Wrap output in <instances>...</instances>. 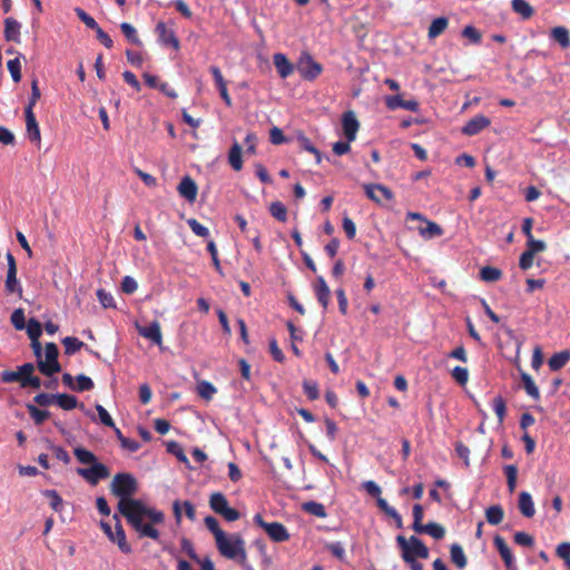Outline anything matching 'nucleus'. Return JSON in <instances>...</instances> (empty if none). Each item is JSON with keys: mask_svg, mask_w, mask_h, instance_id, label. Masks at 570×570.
I'll return each instance as SVG.
<instances>
[{"mask_svg": "<svg viewBox=\"0 0 570 570\" xmlns=\"http://www.w3.org/2000/svg\"><path fill=\"white\" fill-rule=\"evenodd\" d=\"M111 492L119 498V512L139 534H158L155 525L164 522V513L144 502L131 499L137 492V481L129 473H118L111 482Z\"/></svg>", "mask_w": 570, "mask_h": 570, "instance_id": "1", "label": "nucleus"}, {"mask_svg": "<svg viewBox=\"0 0 570 570\" xmlns=\"http://www.w3.org/2000/svg\"><path fill=\"white\" fill-rule=\"evenodd\" d=\"M401 557L411 570H423L420 559L429 558L428 547L417 537H396Z\"/></svg>", "mask_w": 570, "mask_h": 570, "instance_id": "2", "label": "nucleus"}, {"mask_svg": "<svg viewBox=\"0 0 570 570\" xmlns=\"http://www.w3.org/2000/svg\"><path fill=\"white\" fill-rule=\"evenodd\" d=\"M219 552L228 559L244 561L246 552L240 537H215Z\"/></svg>", "mask_w": 570, "mask_h": 570, "instance_id": "3", "label": "nucleus"}, {"mask_svg": "<svg viewBox=\"0 0 570 570\" xmlns=\"http://www.w3.org/2000/svg\"><path fill=\"white\" fill-rule=\"evenodd\" d=\"M58 347L55 343H47L45 347V354L42 355V348L39 351L38 368L39 371L50 376L55 373L60 372V365L58 362Z\"/></svg>", "mask_w": 570, "mask_h": 570, "instance_id": "4", "label": "nucleus"}, {"mask_svg": "<svg viewBox=\"0 0 570 570\" xmlns=\"http://www.w3.org/2000/svg\"><path fill=\"white\" fill-rule=\"evenodd\" d=\"M423 509L420 504L413 507V524L412 529L416 533H425L430 535L444 534L445 530L442 525L435 522H430L426 525L422 524Z\"/></svg>", "mask_w": 570, "mask_h": 570, "instance_id": "5", "label": "nucleus"}, {"mask_svg": "<svg viewBox=\"0 0 570 570\" xmlns=\"http://www.w3.org/2000/svg\"><path fill=\"white\" fill-rule=\"evenodd\" d=\"M297 70L304 79L314 80L322 73L323 68L309 53L303 52L297 62Z\"/></svg>", "mask_w": 570, "mask_h": 570, "instance_id": "6", "label": "nucleus"}, {"mask_svg": "<svg viewBox=\"0 0 570 570\" xmlns=\"http://www.w3.org/2000/svg\"><path fill=\"white\" fill-rule=\"evenodd\" d=\"M209 504L216 513L223 515L227 521H235L239 518V513L228 505L227 499L220 492L210 495Z\"/></svg>", "mask_w": 570, "mask_h": 570, "instance_id": "7", "label": "nucleus"}, {"mask_svg": "<svg viewBox=\"0 0 570 570\" xmlns=\"http://www.w3.org/2000/svg\"><path fill=\"white\" fill-rule=\"evenodd\" d=\"M77 473L91 484H97L100 480L109 476L108 468L99 462L90 464L89 468H79Z\"/></svg>", "mask_w": 570, "mask_h": 570, "instance_id": "8", "label": "nucleus"}, {"mask_svg": "<svg viewBox=\"0 0 570 570\" xmlns=\"http://www.w3.org/2000/svg\"><path fill=\"white\" fill-rule=\"evenodd\" d=\"M364 190L366 196L377 204L393 198V193L386 186L381 184L364 185Z\"/></svg>", "mask_w": 570, "mask_h": 570, "instance_id": "9", "label": "nucleus"}, {"mask_svg": "<svg viewBox=\"0 0 570 570\" xmlns=\"http://www.w3.org/2000/svg\"><path fill=\"white\" fill-rule=\"evenodd\" d=\"M385 105L390 110L399 108L416 112L419 110V102L415 99L404 100L401 95L386 96Z\"/></svg>", "mask_w": 570, "mask_h": 570, "instance_id": "10", "label": "nucleus"}, {"mask_svg": "<svg viewBox=\"0 0 570 570\" xmlns=\"http://www.w3.org/2000/svg\"><path fill=\"white\" fill-rule=\"evenodd\" d=\"M343 132L346 137V140L353 141L356 138V134L360 127V124L356 119V116L353 111H346L342 118Z\"/></svg>", "mask_w": 570, "mask_h": 570, "instance_id": "11", "label": "nucleus"}, {"mask_svg": "<svg viewBox=\"0 0 570 570\" xmlns=\"http://www.w3.org/2000/svg\"><path fill=\"white\" fill-rule=\"evenodd\" d=\"M491 121L488 117L483 115H476L464 125L462 132L468 136H474L484 128L489 127Z\"/></svg>", "mask_w": 570, "mask_h": 570, "instance_id": "12", "label": "nucleus"}, {"mask_svg": "<svg viewBox=\"0 0 570 570\" xmlns=\"http://www.w3.org/2000/svg\"><path fill=\"white\" fill-rule=\"evenodd\" d=\"M493 538H494V540H493L494 547L498 549L501 558L503 559L507 570H518L515 562H514L513 554H512L510 548L508 547V544L504 542L503 538L502 537H493Z\"/></svg>", "mask_w": 570, "mask_h": 570, "instance_id": "13", "label": "nucleus"}, {"mask_svg": "<svg viewBox=\"0 0 570 570\" xmlns=\"http://www.w3.org/2000/svg\"><path fill=\"white\" fill-rule=\"evenodd\" d=\"M156 33L158 35V40L164 46H171L175 50L179 48V40L176 38L174 31L168 29L166 23L158 22L156 26Z\"/></svg>", "mask_w": 570, "mask_h": 570, "instance_id": "14", "label": "nucleus"}, {"mask_svg": "<svg viewBox=\"0 0 570 570\" xmlns=\"http://www.w3.org/2000/svg\"><path fill=\"white\" fill-rule=\"evenodd\" d=\"M137 331L142 337L150 340L158 346H161L163 335L160 324L157 321L153 322L148 326H137Z\"/></svg>", "mask_w": 570, "mask_h": 570, "instance_id": "15", "label": "nucleus"}, {"mask_svg": "<svg viewBox=\"0 0 570 570\" xmlns=\"http://www.w3.org/2000/svg\"><path fill=\"white\" fill-rule=\"evenodd\" d=\"M24 115L28 138L39 145L41 141V135L33 110L26 108Z\"/></svg>", "mask_w": 570, "mask_h": 570, "instance_id": "16", "label": "nucleus"}, {"mask_svg": "<svg viewBox=\"0 0 570 570\" xmlns=\"http://www.w3.org/2000/svg\"><path fill=\"white\" fill-rule=\"evenodd\" d=\"M177 190L183 198L193 203L197 197L198 187L194 179H191L189 176H185L180 180Z\"/></svg>", "mask_w": 570, "mask_h": 570, "instance_id": "17", "label": "nucleus"}, {"mask_svg": "<svg viewBox=\"0 0 570 570\" xmlns=\"http://www.w3.org/2000/svg\"><path fill=\"white\" fill-rule=\"evenodd\" d=\"M27 330V334L32 341V348L36 355H39V351L41 350V344L39 343V337L42 334V327L40 322L35 318L29 320L28 324L24 327Z\"/></svg>", "mask_w": 570, "mask_h": 570, "instance_id": "18", "label": "nucleus"}, {"mask_svg": "<svg viewBox=\"0 0 570 570\" xmlns=\"http://www.w3.org/2000/svg\"><path fill=\"white\" fill-rule=\"evenodd\" d=\"M210 72L213 73V77H214V80H215V83L219 90V94H220V97L223 98V100L225 101V104L227 106H230L232 105V98L228 94V90H227V83L219 70L218 67L216 66H212L210 67Z\"/></svg>", "mask_w": 570, "mask_h": 570, "instance_id": "19", "label": "nucleus"}, {"mask_svg": "<svg viewBox=\"0 0 570 570\" xmlns=\"http://www.w3.org/2000/svg\"><path fill=\"white\" fill-rule=\"evenodd\" d=\"M173 510L177 522L180 521L183 514L190 520L195 519V508L189 501L176 500L173 503Z\"/></svg>", "mask_w": 570, "mask_h": 570, "instance_id": "20", "label": "nucleus"}, {"mask_svg": "<svg viewBox=\"0 0 570 570\" xmlns=\"http://www.w3.org/2000/svg\"><path fill=\"white\" fill-rule=\"evenodd\" d=\"M273 62L275 65V68L277 69L278 75L281 78L285 79L289 75H292L294 67L292 62L286 58L283 53H275L273 56Z\"/></svg>", "mask_w": 570, "mask_h": 570, "instance_id": "21", "label": "nucleus"}, {"mask_svg": "<svg viewBox=\"0 0 570 570\" xmlns=\"http://www.w3.org/2000/svg\"><path fill=\"white\" fill-rule=\"evenodd\" d=\"M20 28L21 24L13 18L4 20V38L7 41L20 42Z\"/></svg>", "mask_w": 570, "mask_h": 570, "instance_id": "22", "label": "nucleus"}, {"mask_svg": "<svg viewBox=\"0 0 570 570\" xmlns=\"http://www.w3.org/2000/svg\"><path fill=\"white\" fill-rule=\"evenodd\" d=\"M254 521L266 532V534H287L286 529L282 523L265 522L259 514L254 517Z\"/></svg>", "mask_w": 570, "mask_h": 570, "instance_id": "23", "label": "nucleus"}, {"mask_svg": "<svg viewBox=\"0 0 570 570\" xmlns=\"http://www.w3.org/2000/svg\"><path fill=\"white\" fill-rule=\"evenodd\" d=\"M518 505H519L520 512L524 517L530 518V517L534 515L535 509H534V503H533V500H532V497L530 495V493H528L525 491L521 492L519 495Z\"/></svg>", "mask_w": 570, "mask_h": 570, "instance_id": "24", "label": "nucleus"}, {"mask_svg": "<svg viewBox=\"0 0 570 570\" xmlns=\"http://www.w3.org/2000/svg\"><path fill=\"white\" fill-rule=\"evenodd\" d=\"M550 37L553 41L558 42L561 48L567 49L570 47V32L566 27L559 26L551 30Z\"/></svg>", "mask_w": 570, "mask_h": 570, "instance_id": "25", "label": "nucleus"}, {"mask_svg": "<svg viewBox=\"0 0 570 570\" xmlns=\"http://www.w3.org/2000/svg\"><path fill=\"white\" fill-rule=\"evenodd\" d=\"M315 293H316V296H317V301L322 304V306L324 308H327L328 302H330L331 291H330V287L326 284L325 279L322 276H320L317 278V284L315 286Z\"/></svg>", "mask_w": 570, "mask_h": 570, "instance_id": "26", "label": "nucleus"}, {"mask_svg": "<svg viewBox=\"0 0 570 570\" xmlns=\"http://www.w3.org/2000/svg\"><path fill=\"white\" fill-rule=\"evenodd\" d=\"M228 163L230 167L236 171H239L243 168L242 146L237 141H234L229 149Z\"/></svg>", "mask_w": 570, "mask_h": 570, "instance_id": "27", "label": "nucleus"}, {"mask_svg": "<svg viewBox=\"0 0 570 570\" xmlns=\"http://www.w3.org/2000/svg\"><path fill=\"white\" fill-rule=\"evenodd\" d=\"M6 289L8 293H16L19 297L22 296V287L17 278V271H7Z\"/></svg>", "mask_w": 570, "mask_h": 570, "instance_id": "28", "label": "nucleus"}, {"mask_svg": "<svg viewBox=\"0 0 570 570\" xmlns=\"http://www.w3.org/2000/svg\"><path fill=\"white\" fill-rule=\"evenodd\" d=\"M570 360V351L566 350L553 354L549 360V367L552 371H558L563 367Z\"/></svg>", "mask_w": 570, "mask_h": 570, "instance_id": "29", "label": "nucleus"}, {"mask_svg": "<svg viewBox=\"0 0 570 570\" xmlns=\"http://www.w3.org/2000/svg\"><path fill=\"white\" fill-rule=\"evenodd\" d=\"M448 24H449V21L444 17L434 19L429 27V32H428L429 38L434 39V38L439 37L441 33L444 32Z\"/></svg>", "mask_w": 570, "mask_h": 570, "instance_id": "30", "label": "nucleus"}, {"mask_svg": "<svg viewBox=\"0 0 570 570\" xmlns=\"http://www.w3.org/2000/svg\"><path fill=\"white\" fill-rule=\"evenodd\" d=\"M451 561L459 568L463 569L466 566V558L463 549L459 544H452L450 550Z\"/></svg>", "mask_w": 570, "mask_h": 570, "instance_id": "31", "label": "nucleus"}, {"mask_svg": "<svg viewBox=\"0 0 570 570\" xmlns=\"http://www.w3.org/2000/svg\"><path fill=\"white\" fill-rule=\"evenodd\" d=\"M56 403L62 410L69 411L78 407V400L73 395L69 394H56Z\"/></svg>", "mask_w": 570, "mask_h": 570, "instance_id": "32", "label": "nucleus"}, {"mask_svg": "<svg viewBox=\"0 0 570 570\" xmlns=\"http://www.w3.org/2000/svg\"><path fill=\"white\" fill-rule=\"evenodd\" d=\"M512 9L523 19H529L533 14V8L525 0H512Z\"/></svg>", "mask_w": 570, "mask_h": 570, "instance_id": "33", "label": "nucleus"}, {"mask_svg": "<svg viewBox=\"0 0 570 570\" xmlns=\"http://www.w3.org/2000/svg\"><path fill=\"white\" fill-rule=\"evenodd\" d=\"M501 277L502 272L497 267L485 266L480 271V278L483 282L493 283L499 281Z\"/></svg>", "mask_w": 570, "mask_h": 570, "instance_id": "34", "label": "nucleus"}, {"mask_svg": "<svg viewBox=\"0 0 570 570\" xmlns=\"http://www.w3.org/2000/svg\"><path fill=\"white\" fill-rule=\"evenodd\" d=\"M426 227L420 228V235L426 239L442 235V228L434 222L425 220Z\"/></svg>", "mask_w": 570, "mask_h": 570, "instance_id": "35", "label": "nucleus"}, {"mask_svg": "<svg viewBox=\"0 0 570 570\" xmlns=\"http://www.w3.org/2000/svg\"><path fill=\"white\" fill-rule=\"evenodd\" d=\"M521 380H522L523 387H524L525 392L528 393V395H530L534 400H538L540 397V392H539L538 386L531 379V376L527 373H522Z\"/></svg>", "mask_w": 570, "mask_h": 570, "instance_id": "36", "label": "nucleus"}, {"mask_svg": "<svg viewBox=\"0 0 570 570\" xmlns=\"http://www.w3.org/2000/svg\"><path fill=\"white\" fill-rule=\"evenodd\" d=\"M216 392V387L208 381H202L197 384L198 395L207 401L212 400Z\"/></svg>", "mask_w": 570, "mask_h": 570, "instance_id": "37", "label": "nucleus"}, {"mask_svg": "<svg viewBox=\"0 0 570 570\" xmlns=\"http://www.w3.org/2000/svg\"><path fill=\"white\" fill-rule=\"evenodd\" d=\"M62 344L65 346V353L68 355L75 354L83 346V342L72 336L65 337Z\"/></svg>", "mask_w": 570, "mask_h": 570, "instance_id": "38", "label": "nucleus"}, {"mask_svg": "<svg viewBox=\"0 0 570 570\" xmlns=\"http://www.w3.org/2000/svg\"><path fill=\"white\" fill-rule=\"evenodd\" d=\"M92 389H94V382L89 376H87L85 374L77 375L76 381H75V390L73 391L85 392V391H90Z\"/></svg>", "mask_w": 570, "mask_h": 570, "instance_id": "39", "label": "nucleus"}, {"mask_svg": "<svg viewBox=\"0 0 570 570\" xmlns=\"http://www.w3.org/2000/svg\"><path fill=\"white\" fill-rule=\"evenodd\" d=\"M73 453L78 461L82 464H92L97 462L96 455L83 448H76Z\"/></svg>", "mask_w": 570, "mask_h": 570, "instance_id": "40", "label": "nucleus"}, {"mask_svg": "<svg viewBox=\"0 0 570 570\" xmlns=\"http://www.w3.org/2000/svg\"><path fill=\"white\" fill-rule=\"evenodd\" d=\"M120 29L122 31V33L125 35V37L134 45H137V46H140L141 45V41L140 39L138 38L137 36V31L136 29L134 28V26H131L130 23L128 22H122L120 24Z\"/></svg>", "mask_w": 570, "mask_h": 570, "instance_id": "41", "label": "nucleus"}, {"mask_svg": "<svg viewBox=\"0 0 570 570\" xmlns=\"http://www.w3.org/2000/svg\"><path fill=\"white\" fill-rule=\"evenodd\" d=\"M492 405H493V411L495 412V414L498 416L499 423H502L504 421L505 413H507L505 401L503 400L502 396L499 395L493 399Z\"/></svg>", "mask_w": 570, "mask_h": 570, "instance_id": "42", "label": "nucleus"}, {"mask_svg": "<svg viewBox=\"0 0 570 570\" xmlns=\"http://www.w3.org/2000/svg\"><path fill=\"white\" fill-rule=\"evenodd\" d=\"M503 519V510L499 505H492L487 510V520L491 524H499Z\"/></svg>", "mask_w": 570, "mask_h": 570, "instance_id": "43", "label": "nucleus"}, {"mask_svg": "<svg viewBox=\"0 0 570 570\" xmlns=\"http://www.w3.org/2000/svg\"><path fill=\"white\" fill-rule=\"evenodd\" d=\"M504 473L507 476L509 491L512 493L517 487L518 469L515 465L504 466Z\"/></svg>", "mask_w": 570, "mask_h": 570, "instance_id": "44", "label": "nucleus"}, {"mask_svg": "<svg viewBox=\"0 0 570 570\" xmlns=\"http://www.w3.org/2000/svg\"><path fill=\"white\" fill-rule=\"evenodd\" d=\"M269 212H271L272 216L274 218L278 219L279 222H285L287 219V209L279 202L273 203L269 207Z\"/></svg>", "mask_w": 570, "mask_h": 570, "instance_id": "45", "label": "nucleus"}, {"mask_svg": "<svg viewBox=\"0 0 570 570\" xmlns=\"http://www.w3.org/2000/svg\"><path fill=\"white\" fill-rule=\"evenodd\" d=\"M10 320L16 330H18V331L24 330L27 324H26L24 312L22 308L14 309L11 314Z\"/></svg>", "mask_w": 570, "mask_h": 570, "instance_id": "46", "label": "nucleus"}, {"mask_svg": "<svg viewBox=\"0 0 570 570\" xmlns=\"http://www.w3.org/2000/svg\"><path fill=\"white\" fill-rule=\"evenodd\" d=\"M8 70L12 77L14 82H19L21 80V63L20 59L17 57L11 59L7 63Z\"/></svg>", "mask_w": 570, "mask_h": 570, "instance_id": "47", "label": "nucleus"}, {"mask_svg": "<svg viewBox=\"0 0 570 570\" xmlns=\"http://www.w3.org/2000/svg\"><path fill=\"white\" fill-rule=\"evenodd\" d=\"M187 224L195 235H197L199 237H204V238H207L209 236L208 228L205 227L204 225H202L197 219L189 218L187 220Z\"/></svg>", "mask_w": 570, "mask_h": 570, "instance_id": "48", "label": "nucleus"}, {"mask_svg": "<svg viewBox=\"0 0 570 570\" xmlns=\"http://www.w3.org/2000/svg\"><path fill=\"white\" fill-rule=\"evenodd\" d=\"M28 411H29V414L30 416L32 417V420L37 423V424H41L42 422H45L48 417H49V412L48 411H43V410H39L37 406L35 405H28Z\"/></svg>", "mask_w": 570, "mask_h": 570, "instance_id": "49", "label": "nucleus"}, {"mask_svg": "<svg viewBox=\"0 0 570 570\" xmlns=\"http://www.w3.org/2000/svg\"><path fill=\"white\" fill-rule=\"evenodd\" d=\"M451 375L453 380L460 385H465L469 381V372L465 367L455 366L452 370Z\"/></svg>", "mask_w": 570, "mask_h": 570, "instance_id": "50", "label": "nucleus"}, {"mask_svg": "<svg viewBox=\"0 0 570 570\" xmlns=\"http://www.w3.org/2000/svg\"><path fill=\"white\" fill-rule=\"evenodd\" d=\"M303 509L313 514V515H317V517H324L325 515V511H324V507L323 504L318 503V502H315V501H309V502H305L303 504Z\"/></svg>", "mask_w": 570, "mask_h": 570, "instance_id": "51", "label": "nucleus"}, {"mask_svg": "<svg viewBox=\"0 0 570 570\" xmlns=\"http://www.w3.org/2000/svg\"><path fill=\"white\" fill-rule=\"evenodd\" d=\"M303 389L309 400H316L320 396L317 383L314 381H304Z\"/></svg>", "mask_w": 570, "mask_h": 570, "instance_id": "52", "label": "nucleus"}, {"mask_svg": "<svg viewBox=\"0 0 570 570\" xmlns=\"http://www.w3.org/2000/svg\"><path fill=\"white\" fill-rule=\"evenodd\" d=\"M298 141L303 149H305L308 153L314 154L316 157V161L321 163V153L313 146V144L311 142V140L307 137L302 135L298 137Z\"/></svg>", "mask_w": 570, "mask_h": 570, "instance_id": "53", "label": "nucleus"}, {"mask_svg": "<svg viewBox=\"0 0 570 570\" xmlns=\"http://www.w3.org/2000/svg\"><path fill=\"white\" fill-rule=\"evenodd\" d=\"M75 12L76 14L78 16V18L90 29H96L98 27V23L96 22V20L90 17L85 10H82L81 8H76L75 9Z\"/></svg>", "mask_w": 570, "mask_h": 570, "instance_id": "54", "label": "nucleus"}, {"mask_svg": "<svg viewBox=\"0 0 570 570\" xmlns=\"http://www.w3.org/2000/svg\"><path fill=\"white\" fill-rule=\"evenodd\" d=\"M96 410L98 412L99 420L104 425L115 428L112 417L102 405L97 404Z\"/></svg>", "mask_w": 570, "mask_h": 570, "instance_id": "55", "label": "nucleus"}, {"mask_svg": "<svg viewBox=\"0 0 570 570\" xmlns=\"http://www.w3.org/2000/svg\"><path fill=\"white\" fill-rule=\"evenodd\" d=\"M527 249L533 255L546 250L547 245L543 240L534 239L533 237L527 240Z\"/></svg>", "mask_w": 570, "mask_h": 570, "instance_id": "56", "label": "nucleus"}, {"mask_svg": "<svg viewBox=\"0 0 570 570\" xmlns=\"http://www.w3.org/2000/svg\"><path fill=\"white\" fill-rule=\"evenodd\" d=\"M97 297H98L99 303L105 308L114 307L115 306V302H114L112 295L107 293L105 289H102V288L98 289L97 291Z\"/></svg>", "mask_w": 570, "mask_h": 570, "instance_id": "57", "label": "nucleus"}, {"mask_svg": "<svg viewBox=\"0 0 570 570\" xmlns=\"http://www.w3.org/2000/svg\"><path fill=\"white\" fill-rule=\"evenodd\" d=\"M168 451L170 453H173L180 462L185 463L186 465H188V459L187 456L185 455L181 446L176 443V442H170L168 444Z\"/></svg>", "mask_w": 570, "mask_h": 570, "instance_id": "58", "label": "nucleus"}, {"mask_svg": "<svg viewBox=\"0 0 570 570\" xmlns=\"http://www.w3.org/2000/svg\"><path fill=\"white\" fill-rule=\"evenodd\" d=\"M137 288H138V284H137L135 278H132L131 276H125L122 278L121 289L126 294H132V293H135L137 291Z\"/></svg>", "mask_w": 570, "mask_h": 570, "instance_id": "59", "label": "nucleus"}, {"mask_svg": "<svg viewBox=\"0 0 570 570\" xmlns=\"http://www.w3.org/2000/svg\"><path fill=\"white\" fill-rule=\"evenodd\" d=\"M462 36L471 40L473 43H479L481 41V33L472 26H466Z\"/></svg>", "mask_w": 570, "mask_h": 570, "instance_id": "60", "label": "nucleus"}, {"mask_svg": "<svg viewBox=\"0 0 570 570\" xmlns=\"http://www.w3.org/2000/svg\"><path fill=\"white\" fill-rule=\"evenodd\" d=\"M269 352L273 356V358L276 361V362H284L285 360V356H284V353L282 352V350L278 347L277 345V342L275 338H272L269 341Z\"/></svg>", "mask_w": 570, "mask_h": 570, "instance_id": "61", "label": "nucleus"}, {"mask_svg": "<svg viewBox=\"0 0 570 570\" xmlns=\"http://www.w3.org/2000/svg\"><path fill=\"white\" fill-rule=\"evenodd\" d=\"M181 551L185 552L194 561H199V558L195 552L193 543L186 538L181 540Z\"/></svg>", "mask_w": 570, "mask_h": 570, "instance_id": "62", "label": "nucleus"}, {"mask_svg": "<svg viewBox=\"0 0 570 570\" xmlns=\"http://www.w3.org/2000/svg\"><path fill=\"white\" fill-rule=\"evenodd\" d=\"M343 229L350 239H353L355 237L356 226L354 222L347 216L343 218Z\"/></svg>", "mask_w": 570, "mask_h": 570, "instance_id": "63", "label": "nucleus"}, {"mask_svg": "<svg viewBox=\"0 0 570 570\" xmlns=\"http://www.w3.org/2000/svg\"><path fill=\"white\" fill-rule=\"evenodd\" d=\"M362 487L370 495L381 498V488L374 481H365Z\"/></svg>", "mask_w": 570, "mask_h": 570, "instance_id": "64", "label": "nucleus"}]
</instances>
